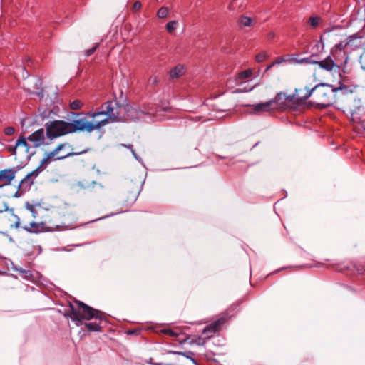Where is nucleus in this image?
<instances>
[{
    "instance_id": "obj_17",
    "label": "nucleus",
    "mask_w": 365,
    "mask_h": 365,
    "mask_svg": "<svg viewBox=\"0 0 365 365\" xmlns=\"http://www.w3.org/2000/svg\"><path fill=\"white\" fill-rule=\"evenodd\" d=\"M353 40L346 41V38L341 41L340 43L336 44L331 49V53L335 55L338 51H344L348 48V46L351 43Z\"/></svg>"
},
{
    "instance_id": "obj_29",
    "label": "nucleus",
    "mask_w": 365,
    "mask_h": 365,
    "mask_svg": "<svg viewBox=\"0 0 365 365\" xmlns=\"http://www.w3.org/2000/svg\"><path fill=\"white\" fill-rule=\"evenodd\" d=\"M14 128L13 127H7L4 129V133L6 135H11L14 133Z\"/></svg>"
},
{
    "instance_id": "obj_25",
    "label": "nucleus",
    "mask_w": 365,
    "mask_h": 365,
    "mask_svg": "<svg viewBox=\"0 0 365 365\" xmlns=\"http://www.w3.org/2000/svg\"><path fill=\"white\" fill-rule=\"evenodd\" d=\"M26 207L27 210H29L31 213L34 217H36L37 212L34 208V206L33 205L27 203L26 205Z\"/></svg>"
},
{
    "instance_id": "obj_18",
    "label": "nucleus",
    "mask_w": 365,
    "mask_h": 365,
    "mask_svg": "<svg viewBox=\"0 0 365 365\" xmlns=\"http://www.w3.org/2000/svg\"><path fill=\"white\" fill-rule=\"evenodd\" d=\"M351 43L348 46V48H349L351 50H354L355 48H357L362 45L361 38L358 37L356 36H351L346 38V41H351Z\"/></svg>"
},
{
    "instance_id": "obj_40",
    "label": "nucleus",
    "mask_w": 365,
    "mask_h": 365,
    "mask_svg": "<svg viewBox=\"0 0 365 365\" xmlns=\"http://www.w3.org/2000/svg\"><path fill=\"white\" fill-rule=\"evenodd\" d=\"M104 218H106V216L102 217L101 219H104Z\"/></svg>"
},
{
    "instance_id": "obj_5",
    "label": "nucleus",
    "mask_w": 365,
    "mask_h": 365,
    "mask_svg": "<svg viewBox=\"0 0 365 365\" xmlns=\"http://www.w3.org/2000/svg\"><path fill=\"white\" fill-rule=\"evenodd\" d=\"M302 93V88L296 89L293 95H287L284 93H279L277 95L274 100V106L276 108H292L300 105L302 99L298 96V93Z\"/></svg>"
},
{
    "instance_id": "obj_10",
    "label": "nucleus",
    "mask_w": 365,
    "mask_h": 365,
    "mask_svg": "<svg viewBox=\"0 0 365 365\" xmlns=\"http://www.w3.org/2000/svg\"><path fill=\"white\" fill-rule=\"evenodd\" d=\"M253 113H260L265 111H269L273 109H276V106H274V101H269L264 103H259L255 106H253Z\"/></svg>"
},
{
    "instance_id": "obj_2",
    "label": "nucleus",
    "mask_w": 365,
    "mask_h": 365,
    "mask_svg": "<svg viewBox=\"0 0 365 365\" xmlns=\"http://www.w3.org/2000/svg\"><path fill=\"white\" fill-rule=\"evenodd\" d=\"M68 314L77 326L83 324L90 331H101L100 324L104 319V314L99 310L76 300L70 304Z\"/></svg>"
},
{
    "instance_id": "obj_34",
    "label": "nucleus",
    "mask_w": 365,
    "mask_h": 365,
    "mask_svg": "<svg viewBox=\"0 0 365 365\" xmlns=\"http://www.w3.org/2000/svg\"><path fill=\"white\" fill-rule=\"evenodd\" d=\"M97 46H98V44H96V46H94L92 48L88 49V50L86 51V56H89L92 55V54L94 53V51L96 50Z\"/></svg>"
},
{
    "instance_id": "obj_36",
    "label": "nucleus",
    "mask_w": 365,
    "mask_h": 365,
    "mask_svg": "<svg viewBox=\"0 0 365 365\" xmlns=\"http://www.w3.org/2000/svg\"><path fill=\"white\" fill-rule=\"evenodd\" d=\"M15 218L16 219V227H19V225H20V219L18 216L16 215H14Z\"/></svg>"
},
{
    "instance_id": "obj_41",
    "label": "nucleus",
    "mask_w": 365,
    "mask_h": 365,
    "mask_svg": "<svg viewBox=\"0 0 365 365\" xmlns=\"http://www.w3.org/2000/svg\"><path fill=\"white\" fill-rule=\"evenodd\" d=\"M104 218H106V216L102 217L101 219H104Z\"/></svg>"
},
{
    "instance_id": "obj_23",
    "label": "nucleus",
    "mask_w": 365,
    "mask_h": 365,
    "mask_svg": "<svg viewBox=\"0 0 365 365\" xmlns=\"http://www.w3.org/2000/svg\"><path fill=\"white\" fill-rule=\"evenodd\" d=\"M83 103L79 100H75L70 103V108L73 110H78L81 108Z\"/></svg>"
},
{
    "instance_id": "obj_21",
    "label": "nucleus",
    "mask_w": 365,
    "mask_h": 365,
    "mask_svg": "<svg viewBox=\"0 0 365 365\" xmlns=\"http://www.w3.org/2000/svg\"><path fill=\"white\" fill-rule=\"evenodd\" d=\"M178 26L179 23L178 21H170L166 24L165 29L169 34H172L174 32V31L178 27Z\"/></svg>"
},
{
    "instance_id": "obj_35",
    "label": "nucleus",
    "mask_w": 365,
    "mask_h": 365,
    "mask_svg": "<svg viewBox=\"0 0 365 365\" xmlns=\"http://www.w3.org/2000/svg\"><path fill=\"white\" fill-rule=\"evenodd\" d=\"M275 36V34L274 31H270L267 34V38L268 39H273Z\"/></svg>"
},
{
    "instance_id": "obj_13",
    "label": "nucleus",
    "mask_w": 365,
    "mask_h": 365,
    "mask_svg": "<svg viewBox=\"0 0 365 365\" xmlns=\"http://www.w3.org/2000/svg\"><path fill=\"white\" fill-rule=\"evenodd\" d=\"M316 63L319 64L320 68H322L327 71H332L333 68L336 66V65L334 63V61L329 56L322 61L316 62Z\"/></svg>"
},
{
    "instance_id": "obj_24",
    "label": "nucleus",
    "mask_w": 365,
    "mask_h": 365,
    "mask_svg": "<svg viewBox=\"0 0 365 365\" xmlns=\"http://www.w3.org/2000/svg\"><path fill=\"white\" fill-rule=\"evenodd\" d=\"M320 21L321 19L318 16H311L309 19L308 23L312 28H315L319 25Z\"/></svg>"
},
{
    "instance_id": "obj_15",
    "label": "nucleus",
    "mask_w": 365,
    "mask_h": 365,
    "mask_svg": "<svg viewBox=\"0 0 365 365\" xmlns=\"http://www.w3.org/2000/svg\"><path fill=\"white\" fill-rule=\"evenodd\" d=\"M185 329V328L176 327H174L173 329H162L160 331L165 334H168L170 336L176 337L178 335L182 334Z\"/></svg>"
},
{
    "instance_id": "obj_7",
    "label": "nucleus",
    "mask_w": 365,
    "mask_h": 365,
    "mask_svg": "<svg viewBox=\"0 0 365 365\" xmlns=\"http://www.w3.org/2000/svg\"><path fill=\"white\" fill-rule=\"evenodd\" d=\"M226 319L225 317H222L215 322L214 323L210 324L206 327L202 334V336L199 337L197 340L198 344H204L205 343V340L210 339L215 332H217L220 326L225 323Z\"/></svg>"
},
{
    "instance_id": "obj_1",
    "label": "nucleus",
    "mask_w": 365,
    "mask_h": 365,
    "mask_svg": "<svg viewBox=\"0 0 365 365\" xmlns=\"http://www.w3.org/2000/svg\"><path fill=\"white\" fill-rule=\"evenodd\" d=\"M169 110L168 107H159L153 103L137 108L128 105H119L115 101H109L104 103L98 111L87 113V116L93 118V121H88L86 118H83L68 123V126L71 133L77 131L91 132L113 122L140 118L142 115L153 116L157 120H161V113Z\"/></svg>"
},
{
    "instance_id": "obj_38",
    "label": "nucleus",
    "mask_w": 365,
    "mask_h": 365,
    "mask_svg": "<svg viewBox=\"0 0 365 365\" xmlns=\"http://www.w3.org/2000/svg\"><path fill=\"white\" fill-rule=\"evenodd\" d=\"M229 9H232L231 4L229 5Z\"/></svg>"
},
{
    "instance_id": "obj_32",
    "label": "nucleus",
    "mask_w": 365,
    "mask_h": 365,
    "mask_svg": "<svg viewBox=\"0 0 365 365\" xmlns=\"http://www.w3.org/2000/svg\"><path fill=\"white\" fill-rule=\"evenodd\" d=\"M360 63L361 68L365 71V54H363L360 57Z\"/></svg>"
},
{
    "instance_id": "obj_22",
    "label": "nucleus",
    "mask_w": 365,
    "mask_h": 365,
    "mask_svg": "<svg viewBox=\"0 0 365 365\" xmlns=\"http://www.w3.org/2000/svg\"><path fill=\"white\" fill-rule=\"evenodd\" d=\"M169 14V9L166 6H162L157 11V16L159 19H165L168 16Z\"/></svg>"
},
{
    "instance_id": "obj_37",
    "label": "nucleus",
    "mask_w": 365,
    "mask_h": 365,
    "mask_svg": "<svg viewBox=\"0 0 365 365\" xmlns=\"http://www.w3.org/2000/svg\"><path fill=\"white\" fill-rule=\"evenodd\" d=\"M38 174V170H35L34 172H32L31 173H30L29 175H27V177H29L30 175H34V176H37Z\"/></svg>"
},
{
    "instance_id": "obj_33",
    "label": "nucleus",
    "mask_w": 365,
    "mask_h": 365,
    "mask_svg": "<svg viewBox=\"0 0 365 365\" xmlns=\"http://www.w3.org/2000/svg\"><path fill=\"white\" fill-rule=\"evenodd\" d=\"M9 207L7 206L6 203L3 202L1 205H0V213L9 210Z\"/></svg>"
},
{
    "instance_id": "obj_19",
    "label": "nucleus",
    "mask_w": 365,
    "mask_h": 365,
    "mask_svg": "<svg viewBox=\"0 0 365 365\" xmlns=\"http://www.w3.org/2000/svg\"><path fill=\"white\" fill-rule=\"evenodd\" d=\"M185 73V68L183 66L178 65L175 66L173 69L170 71V77L172 78H179L182 76Z\"/></svg>"
},
{
    "instance_id": "obj_16",
    "label": "nucleus",
    "mask_w": 365,
    "mask_h": 365,
    "mask_svg": "<svg viewBox=\"0 0 365 365\" xmlns=\"http://www.w3.org/2000/svg\"><path fill=\"white\" fill-rule=\"evenodd\" d=\"M238 23L241 26L252 27L255 24V20L251 17L242 16L238 20Z\"/></svg>"
},
{
    "instance_id": "obj_20",
    "label": "nucleus",
    "mask_w": 365,
    "mask_h": 365,
    "mask_svg": "<svg viewBox=\"0 0 365 365\" xmlns=\"http://www.w3.org/2000/svg\"><path fill=\"white\" fill-rule=\"evenodd\" d=\"M16 146H18V148H20V147L24 148V151L26 153L29 152L30 146H29V143H27L26 139L25 138L24 136L21 135V137H19V138L16 140Z\"/></svg>"
},
{
    "instance_id": "obj_12",
    "label": "nucleus",
    "mask_w": 365,
    "mask_h": 365,
    "mask_svg": "<svg viewBox=\"0 0 365 365\" xmlns=\"http://www.w3.org/2000/svg\"><path fill=\"white\" fill-rule=\"evenodd\" d=\"M285 61H289L291 63H312L309 58L296 59L294 58L279 57L275 60V61L274 62V64H279V63H281L282 62H285Z\"/></svg>"
},
{
    "instance_id": "obj_4",
    "label": "nucleus",
    "mask_w": 365,
    "mask_h": 365,
    "mask_svg": "<svg viewBox=\"0 0 365 365\" xmlns=\"http://www.w3.org/2000/svg\"><path fill=\"white\" fill-rule=\"evenodd\" d=\"M72 145L68 143L58 145L53 151L47 153L46 158L41 161V166H46L51 161L62 160L67 157L78 155L80 153H74Z\"/></svg>"
},
{
    "instance_id": "obj_9",
    "label": "nucleus",
    "mask_w": 365,
    "mask_h": 365,
    "mask_svg": "<svg viewBox=\"0 0 365 365\" xmlns=\"http://www.w3.org/2000/svg\"><path fill=\"white\" fill-rule=\"evenodd\" d=\"M16 173L14 168L0 170V182H3L4 185H9L15 178Z\"/></svg>"
},
{
    "instance_id": "obj_3",
    "label": "nucleus",
    "mask_w": 365,
    "mask_h": 365,
    "mask_svg": "<svg viewBox=\"0 0 365 365\" xmlns=\"http://www.w3.org/2000/svg\"><path fill=\"white\" fill-rule=\"evenodd\" d=\"M302 93H298V96L302 99V103L309 97L313 96L314 99L318 101L319 104L327 106L330 103L327 96L328 93L329 91L332 93L337 92L341 91L342 88L341 87L334 88L333 86H326L325 84L321 83L316 85L312 88L306 86L304 88H302Z\"/></svg>"
},
{
    "instance_id": "obj_14",
    "label": "nucleus",
    "mask_w": 365,
    "mask_h": 365,
    "mask_svg": "<svg viewBox=\"0 0 365 365\" xmlns=\"http://www.w3.org/2000/svg\"><path fill=\"white\" fill-rule=\"evenodd\" d=\"M24 229L30 232L37 233L43 230L44 225L43 223L31 222L28 225L24 226Z\"/></svg>"
},
{
    "instance_id": "obj_27",
    "label": "nucleus",
    "mask_w": 365,
    "mask_h": 365,
    "mask_svg": "<svg viewBox=\"0 0 365 365\" xmlns=\"http://www.w3.org/2000/svg\"><path fill=\"white\" fill-rule=\"evenodd\" d=\"M121 145H122V146H123V147H126V148H128L131 149V152H132V154H133V155L134 156V158H135L136 160H139V161H140V160H141V159L138 156V155L136 154V153L135 152V150L132 148V145H131L122 144Z\"/></svg>"
},
{
    "instance_id": "obj_8",
    "label": "nucleus",
    "mask_w": 365,
    "mask_h": 365,
    "mask_svg": "<svg viewBox=\"0 0 365 365\" xmlns=\"http://www.w3.org/2000/svg\"><path fill=\"white\" fill-rule=\"evenodd\" d=\"M28 140L33 144V147L37 148L44 143L45 131L43 128L38 129L28 137Z\"/></svg>"
},
{
    "instance_id": "obj_28",
    "label": "nucleus",
    "mask_w": 365,
    "mask_h": 365,
    "mask_svg": "<svg viewBox=\"0 0 365 365\" xmlns=\"http://www.w3.org/2000/svg\"><path fill=\"white\" fill-rule=\"evenodd\" d=\"M255 87V86H249V87L245 86L243 88H240L237 89L236 91V92H248V91H252Z\"/></svg>"
},
{
    "instance_id": "obj_30",
    "label": "nucleus",
    "mask_w": 365,
    "mask_h": 365,
    "mask_svg": "<svg viewBox=\"0 0 365 365\" xmlns=\"http://www.w3.org/2000/svg\"><path fill=\"white\" fill-rule=\"evenodd\" d=\"M141 7V3L140 1H135L132 7L133 11H138Z\"/></svg>"
},
{
    "instance_id": "obj_31",
    "label": "nucleus",
    "mask_w": 365,
    "mask_h": 365,
    "mask_svg": "<svg viewBox=\"0 0 365 365\" xmlns=\"http://www.w3.org/2000/svg\"><path fill=\"white\" fill-rule=\"evenodd\" d=\"M18 148V146H16V144L14 146H9L7 148L8 150L11 153V155H15L16 154V149Z\"/></svg>"
},
{
    "instance_id": "obj_11",
    "label": "nucleus",
    "mask_w": 365,
    "mask_h": 365,
    "mask_svg": "<svg viewBox=\"0 0 365 365\" xmlns=\"http://www.w3.org/2000/svg\"><path fill=\"white\" fill-rule=\"evenodd\" d=\"M253 71L252 69H247L240 72L235 79L236 85L242 86L243 83L246 82L245 79L252 76Z\"/></svg>"
},
{
    "instance_id": "obj_39",
    "label": "nucleus",
    "mask_w": 365,
    "mask_h": 365,
    "mask_svg": "<svg viewBox=\"0 0 365 365\" xmlns=\"http://www.w3.org/2000/svg\"><path fill=\"white\" fill-rule=\"evenodd\" d=\"M139 192H140V190H139V189H138V190H137V191H136V192H137V193H138Z\"/></svg>"
},
{
    "instance_id": "obj_6",
    "label": "nucleus",
    "mask_w": 365,
    "mask_h": 365,
    "mask_svg": "<svg viewBox=\"0 0 365 365\" xmlns=\"http://www.w3.org/2000/svg\"><path fill=\"white\" fill-rule=\"evenodd\" d=\"M46 135L48 138L53 139L71 133L68 122L53 120L46 124Z\"/></svg>"
},
{
    "instance_id": "obj_26",
    "label": "nucleus",
    "mask_w": 365,
    "mask_h": 365,
    "mask_svg": "<svg viewBox=\"0 0 365 365\" xmlns=\"http://www.w3.org/2000/svg\"><path fill=\"white\" fill-rule=\"evenodd\" d=\"M267 58L266 53H260L256 56V61L257 62H262Z\"/></svg>"
}]
</instances>
